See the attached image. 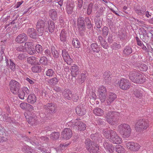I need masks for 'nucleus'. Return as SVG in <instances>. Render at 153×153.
Here are the masks:
<instances>
[{"label":"nucleus","mask_w":153,"mask_h":153,"mask_svg":"<svg viewBox=\"0 0 153 153\" xmlns=\"http://www.w3.org/2000/svg\"><path fill=\"white\" fill-rule=\"evenodd\" d=\"M49 15L53 20H56L57 18V12L55 9H52L49 11Z\"/></svg>","instance_id":"nucleus-28"},{"label":"nucleus","mask_w":153,"mask_h":153,"mask_svg":"<svg viewBox=\"0 0 153 153\" xmlns=\"http://www.w3.org/2000/svg\"><path fill=\"white\" fill-rule=\"evenodd\" d=\"M47 147L44 146H43L39 145L38 146L37 148L39 151L41 152L42 153H45L47 152L46 148Z\"/></svg>","instance_id":"nucleus-53"},{"label":"nucleus","mask_w":153,"mask_h":153,"mask_svg":"<svg viewBox=\"0 0 153 153\" xmlns=\"http://www.w3.org/2000/svg\"><path fill=\"white\" fill-rule=\"evenodd\" d=\"M27 53L31 55H33L36 53V51L34 48L32 47L26 50Z\"/></svg>","instance_id":"nucleus-58"},{"label":"nucleus","mask_w":153,"mask_h":153,"mask_svg":"<svg viewBox=\"0 0 153 153\" xmlns=\"http://www.w3.org/2000/svg\"><path fill=\"white\" fill-rule=\"evenodd\" d=\"M85 20L87 28L90 30L92 29L93 27V23H91L89 18L88 17H85Z\"/></svg>","instance_id":"nucleus-33"},{"label":"nucleus","mask_w":153,"mask_h":153,"mask_svg":"<svg viewBox=\"0 0 153 153\" xmlns=\"http://www.w3.org/2000/svg\"><path fill=\"white\" fill-rule=\"evenodd\" d=\"M9 85L10 91L14 94H16L20 89V84L14 80L12 79L10 81Z\"/></svg>","instance_id":"nucleus-7"},{"label":"nucleus","mask_w":153,"mask_h":153,"mask_svg":"<svg viewBox=\"0 0 153 153\" xmlns=\"http://www.w3.org/2000/svg\"><path fill=\"white\" fill-rule=\"evenodd\" d=\"M130 79L133 82L142 83L145 81V78L139 73L134 71H131L129 74Z\"/></svg>","instance_id":"nucleus-2"},{"label":"nucleus","mask_w":153,"mask_h":153,"mask_svg":"<svg viewBox=\"0 0 153 153\" xmlns=\"http://www.w3.org/2000/svg\"><path fill=\"white\" fill-rule=\"evenodd\" d=\"M10 68L12 70H14L15 69V64L11 59H10Z\"/></svg>","instance_id":"nucleus-64"},{"label":"nucleus","mask_w":153,"mask_h":153,"mask_svg":"<svg viewBox=\"0 0 153 153\" xmlns=\"http://www.w3.org/2000/svg\"><path fill=\"white\" fill-rule=\"evenodd\" d=\"M46 75L49 77L51 78L54 76L55 74V71L52 69H48L45 71Z\"/></svg>","instance_id":"nucleus-38"},{"label":"nucleus","mask_w":153,"mask_h":153,"mask_svg":"<svg viewBox=\"0 0 153 153\" xmlns=\"http://www.w3.org/2000/svg\"><path fill=\"white\" fill-rule=\"evenodd\" d=\"M127 148L133 151H138L140 147V145L134 142H129L126 143Z\"/></svg>","instance_id":"nucleus-15"},{"label":"nucleus","mask_w":153,"mask_h":153,"mask_svg":"<svg viewBox=\"0 0 153 153\" xmlns=\"http://www.w3.org/2000/svg\"><path fill=\"white\" fill-rule=\"evenodd\" d=\"M111 73L109 71H105L103 75V78L106 82L108 84L110 83L111 81Z\"/></svg>","instance_id":"nucleus-25"},{"label":"nucleus","mask_w":153,"mask_h":153,"mask_svg":"<svg viewBox=\"0 0 153 153\" xmlns=\"http://www.w3.org/2000/svg\"><path fill=\"white\" fill-rule=\"evenodd\" d=\"M71 74L73 76L76 77L79 74V71L78 66L75 64H73L71 67Z\"/></svg>","instance_id":"nucleus-21"},{"label":"nucleus","mask_w":153,"mask_h":153,"mask_svg":"<svg viewBox=\"0 0 153 153\" xmlns=\"http://www.w3.org/2000/svg\"><path fill=\"white\" fill-rule=\"evenodd\" d=\"M85 19L82 17L79 16L77 20V25L79 33H82L85 29Z\"/></svg>","instance_id":"nucleus-8"},{"label":"nucleus","mask_w":153,"mask_h":153,"mask_svg":"<svg viewBox=\"0 0 153 153\" xmlns=\"http://www.w3.org/2000/svg\"><path fill=\"white\" fill-rule=\"evenodd\" d=\"M28 39L27 35L24 33H22L18 35L15 39V41L18 43L21 44L27 41Z\"/></svg>","instance_id":"nucleus-16"},{"label":"nucleus","mask_w":153,"mask_h":153,"mask_svg":"<svg viewBox=\"0 0 153 153\" xmlns=\"http://www.w3.org/2000/svg\"><path fill=\"white\" fill-rule=\"evenodd\" d=\"M62 55L65 61L68 64H70L72 60L70 58L68 52L65 49H64L62 50Z\"/></svg>","instance_id":"nucleus-19"},{"label":"nucleus","mask_w":153,"mask_h":153,"mask_svg":"<svg viewBox=\"0 0 153 153\" xmlns=\"http://www.w3.org/2000/svg\"><path fill=\"white\" fill-rule=\"evenodd\" d=\"M116 151L118 153H123L125 152L124 148L122 146L118 145L116 146L115 148Z\"/></svg>","instance_id":"nucleus-49"},{"label":"nucleus","mask_w":153,"mask_h":153,"mask_svg":"<svg viewBox=\"0 0 153 153\" xmlns=\"http://www.w3.org/2000/svg\"><path fill=\"white\" fill-rule=\"evenodd\" d=\"M67 33L64 30H62L61 32L60 39L62 42H65L67 37Z\"/></svg>","instance_id":"nucleus-31"},{"label":"nucleus","mask_w":153,"mask_h":153,"mask_svg":"<svg viewBox=\"0 0 153 153\" xmlns=\"http://www.w3.org/2000/svg\"><path fill=\"white\" fill-rule=\"evenodd\" d=\"M91 50L94 52L98 53L100 51V48L96 43H94L91 45Z\"/></svg>","instance_id":"nucleus-29"},{"label":"nucleus","mask_w":153,"mask_h":153,"mask_svg":"<svg viewBox=\"0 0 153 153\" xmlns=\"http://www.w3.org/2000/svg\"><path fill=\"white\" fill-rule=\"evenodd\" d=\"M146 11V7L143 6L141 8L140 10L136 9L135 11L136 13L139 15L143 16L145 14V12Z\"/></svg>","instance_id":"nucleus-35"},{"label":"nucleus","mask_w":153,"mask_h":153,"mask_svg":"<svg viewBox=\"0 0 153 153\" xmlns=\"http://www.w3.org/2000/svg\"><path fill=\"white\" fill-rule=\"evenodd\" d=\"M104 148L107 149L110 152H112L114 150V148L111 144L109 143L106 141L103 144Z\"/></svg>","instance_id":"nucleus-26"},{"label":"nucleus","mask_w":153,"mask_h":153,"mask_svg":"<svg viewBox=\"0 0 153 153\" xmlns=\"http://www.w3.org/2000/svg\"><path fill=\"white\" fill-rule=\"evenodd\" d=\"M117 130L124 138L128 137L130 136L131 131L130 126L127 124H123L119 125Z\"/></svg>","instance_id":"nucleus-3"},{"label":"nucleus","mask_w":153,"mask_h":153,"mask_svg":"<svg viewBox=\"0 0 153 153\" xmlns=\"http://www.w3.org/2000/svg\"><path fill=\"white\" fill-rule=\"evenodd\" d=\"M91 137L94 143H96L95 144H97L98 143H101L103 139V137H102L101 135L98 134H91Z\"/></svg>","instance_id":"nucleus-18"},{"label":"nucleus","mask_w":153,"mask_h":153,"mask_svg":"<svg viewBox=\"0 0 153 153\" xmlns=\"http://www.w3.org/2000/svg\"><path fill=\"white\" fill-rule=\"evenodd\" d=\"M99 99L102 102H104L106 99V94L99 93Z\"/></svg>","instance_id":"nucleus-54"},{"label":"nucleus","mask_w":153,"mask_h":153,"mask_svg":"<svg viewBox=\"0 0 153 153\" xmlns=\"http://www.w3.org/2000/svg\"><path fill=\"white\" fill-rule=\"evenodd\" d=\"M27 102L31 104H33L36 101V97L34 94L29 95L27 98Z\"/></svg>","instance_id":"nucleus-27"},{"label":"nucleus","mask_w":153,"mask_h":153,"mask_svg":"<svg viewBox=\"0 0 153 153\" xmlns=\"http://www.w3.org/2000/svg\"><path fill=\"white\" fill-rule=\"evenodd\" d=\"M149 121L146 119H140L137 120L135 125V130L141 132L146 130L149 126Z\"/></svg>","instance_id":"nucleus-4"},{"label":"nucleus","mask_w":153,"mask_h":153,"mask_svg":"<svg viewBox=\"0 0 153 153\" xmlns=\"http://www.w3.org/2000/svg\"><path fill=\"white\" fill-rule=\"evenodd\" d=\"M72 43L74 46L77 48H79L80 46L79 42L77 39H74Z\"/></svg>","instance_id":"nucleus-55"},{"label":"nucleus","mask_w":153,"mask_h":153,"mask_svg":"<svg viewBox=\"0 0 153 153\" xmlns=\"http://www.w3.org/2000/svg\"><path fill=\"white\" fill-rule=\"evenodd\" d=\"M43 108L46 110H48L51 114H53L56 112V107L52 103L46 104L43 105Z\"/></svg>","instance_id":"nucleus-14"},{"label":"nucleus","mask_w":153,"mask_h":153,"mask_svg":"<svg viewBox=\"0 0 153 153\" xmlns=\"http://www.w3.org/2000/svg\"><path fill=\"white\" fill-rule=\"evenodd\" d=\"M94 113L97 116H101L103 113V110L100 108L96 107L93 110Z\"/></svg>","instance_id":"nucleus-39"},{"label":"nucleus","mask_w":153,"mask_h":153,"mask_svg":"<svg viewBox=\"0 0 153 153\" xmlns=\"http://www.w3.org/2000/svg\"><path fill=\"white\" fill-rule=\"evenodd\" d=\"M85 147L88 150V148L91 147L95 143H94L93 141H91L90 139H87L85 140Z\"/></svg>","instance_id":"nucleus-41"},{"label":"nucleus","mask_w":153,"mask_h":153,"mask_svg":"<svg viewBox=\"0 0 153 153\" xmlns=\"http://www.w3.org/2000/svg\"><path fill=\"white\" fill-rule=\"evenodd\" d=\"M27 34L30 38L36 39L37 37L38 34H37L36 31L34 28H29L27 29Z\"/></svg>","instance_id":"nucleus-20"},{"label":"nucleus","mask_w":153,"mask_h":153,"mask_svg":"<svg viewBox=\"0 0 153 153\" xmlns=\"http://www.w3.org/2000/svg\"><path fill=\"white\" fill-rule=\"evenodd\" d=\"M97 144H94L88 150L90 153H97L98 152L99 149Z\"/></svg>","instance_id":"nucleus-24"},{"label":"nucleus","mask_w":153,"mask_h":153,"mask_svg":"<svg viewBox=\"0 0 153 153\" xmlns=\"http://www.w3.org/2000/svg\"><path fill=\"white\" fill-rule=\"evenodd\" d=\"M123 55L126 56L130 55L132 53V49L131 46H126L123 50Z\"/></svg>","instance_id":"nucleus-23"},{"label":"nucleus","mask_w":153,"mask_h":153,"mask_svg":"<svg viewBox=\"0 0 153 153\" xmlns=\"http://www.w3.org/2000/svg\"><path fill=\"white\" fill-rule=\"evenodd\" d=\"M59 81V79L56 76L49 79L48 82L51 85H54L58 83Z\"/></svg>","instance_id":"nucleus-36"},{"label":"nucleus","mask_w":153,"mask_h":153,"mask_svg":"<svg viewBox=\"0 0 153 153\" xmlns=\"http://www.w3.org/2000/svg\"><path fill=\"white\" fill-rule=\"evenodd\" d=\"M139 30L140 37L141 39L143 42L145 43L148 42L150 39L149 36L150 33H147L146 30L142 27L140 28Z\"/></svg>","instance_id":"nucleus-10"},{"label":"nucleus","mask_w":153,"mask_h":153,"mask_svg":"<svg viewBox=\"0 0 153 153\" xmlns=\"http://www.w3.org/2000/svg\"><path fill=\"white\" fill-rule=\"evenodd\" d=\"M101 46L104 49H107L109 47L108 45L105 40L101 44Z\"/></svg>","instance_id":"nucleus-62"},{"label":"nucleus","mask_w":153,"mask_h":153,"mask_svg":"<svg viewBox=\"0 0 153 153\" xmlns=\"http://www.w3.org/2000/svg\"><path fill=\"white\" fill-rule=\"evenodd\" d=\"M54 22L51 20L46 21L45 20L39 19L37 23L36 28L39 36H42L44 32L52 33L55 28Z\"/></svg>","instance_id":"nucleus-1"},{"label":"nucleus","mask_w":153,"mask_h":153,"mask_svg":"<svg viewBox=\"0 0 153 153\" xmlns=\"http://www.w3.org/2000/svg\"><path fill=\"white\" fill-rule=\"evenodd\" d=\"M120 88L123 90H126L130 88V83L128 80L126 79L122 78L118 82Z\"/></svg>","instance_id":"nucleus-9"},{"label":"nucleus","mask_w":153,"mask_h":153,"mask_svg":"<svg viewBox=\"0 0 153 153\" xmlns=\"http://www.w3.org/2000/svg\"><path fill=\"white\" fill-rule=\"evenodd\" d=\"M117 97V95L115 94L112 92L110 93L107 100V104H110L116 99Z\"/></svg>","instance_id":"nucleus-22"},{"label":"nucleus","mask_w":153,"mask_h":153,"mask_svg":"<svg viewBox=\"0 0 153 153\" xmlns=\"http://www.w3.org/2000/svg\"><path fill=\"white\" fill-rule=\"evenodd\" d=\"M109 29L108 27L104 26L102 29V35L104 37H106L108 35Z\"/></svg>","instance_id":"nucleus-46"},{"label":"nucleus","mask_w":153,"mask_h":153,"mask_svg":"<svg viewBox=\"0 0 153 153\" xmlns=\"http://www.w3.org/2000/svg\"><path fill=\"white\" fill-rule=\"evenodd\" d=\"M16 49L17 51L21 52H25L24 51H25L24 47L22 45H20L16 47Z\"/></svg>","instance_id":"nucleus-59"},{"label":"nucleus","mask_w":153,"mask_h":153,"mask_svg":"<svg viewBox=\"0 0 153 153\" xmlns=\"http://www.w3.org/2000/svg\"><path fill=\"white\" fill-rule=\"evenodd\" d=\"M24 46V48L25 50H27V49H28L33 47L32 46V43L30 42H26Z\"/></svg>","instance_id":"nucleus-61"},{"label":"nucleus","mask_w":153,"mask_h":153,"mask_svg":"<svg viewBox=\"0 0 153 153\" xmlns=\"http://www.w3.org/2000/svg\"><path fill=\"white\" fill-rule=\"evenodd\" d=\"M36 50L38 53H41L43 51L42 46L39 44L36 45L35 46Z\"/></svg>","instance_id":"nucleus-57"},{"label":"nucleus","mask_w":153,"mask_h":153,"mask_svg":"<svg viewBox=\"0 0 153 153\" xmlns=\"http://www.w3.org/2000/svg\"><path fill=\"white\" fill-rule=\"evenodd\" d=\"M93 7V3L92 2L90 3L88 6L87 11V14L88 15H90L91 14Z\"/></svg>","instance_id":"nucleus-51"},{"label":"nucleus","mask_w":153,"mask_h":153,"mask_svg":"<svg viewBox=\"0 0 153 153\" xmlns=\"http://www.w3.org/2000/svg\"><path fill=\"white\" fill-rule=\"evenodd\" d=\"M94 21L97 27L98 28H100L102 26V21L101 18H97L94 19Z\"/></svg>","instance_id":"nucleus-42"},{"label":"nucleus","mask_w":153,"mask_h":153,"mask_svg":"<svg viewBox=\"0 0 153 153\" xmlns=\"http://www.w3.org/2000/svg\"><path fill=\"white\" fill-rule=\"evenodd\" d=\"M64 97L68 100H70L73 97V94L71 91L67 90L63 92Z\"/></svg>","instance_id":"nucleus-37"},{"label":"nucleus","mask_w":153,"mask_h":153,"mask_svg":"<svg viewBox=\"0 0 153 153\" xmlns=\"http://www.w3.org/2000/svg\"><path fill=\"white\" fill-rule=\"evenodd\" d=\"M17 59L20 60H23L25 59L27 57L26 54L25 52H20V53H17Z\"/></svg>","instance_id":"nucleus-43"},{"label":"nucleus","mask_w":153,"mask_h":153,"mask_svg":"<svg viewBox=\"0 0 153 153\" xmlns=\"http://www.w3.org/2000/svg\"><path fill=\"white\" fill-rule=\"evenodd\" d=\"M86 106L84 104H80L78 105L75 109L76 113L79 116L85 114L86 113Z\"/></svg>","instance_id":"nucleus-13"},{"label":"nucleus","mask_w":153,"mask_h":153,"mask_svg":"<svg viewBox=\"0 0 153 153\" xmlns=\"http://www.w3.org/2000/svg\"><path fill=\"white\" fill-rule=\"evenodd\" d=\"M121 45L119 43L114 42L111 46L112 49L113 50H117L121 48Z\"/></svg>","instance_id":"nucleus-50"},{"label":"nucleus","mask_w":153,"mask_h":153,"mask_svg":"<svg viewBox=\"0 0 153 153\" xmlns=\"http://www.w3.org/2000/svg\"><path fill=\"white\" fill-rule=\"evenodd\" d=\"M26 118L27 119V121L28 123L30 125H33L35 123L36 121L37 117L35 116L32 115L28 117V118H27L26 117Z\"/></svg>","instance_id":"nucleus-32"},{"label":"nucleus","mask_w":153,"mask_h":153,"mask_svg":"<svg viewBox=\"0 0 153 153\" xmlns=\"http://www.w3.org/2000/svg\"><path fill=\"white\" fill-rule=\"evenodd\" d=\"M40 63L44 65H47L48 63V60L45 56H42L40 58L39 60Z\"/></svg>","instance_id":"nucleus-52"},{"label":"nucleus","mask_w":153,"mask_h":153,"mask_svg":"<svg viewBox=\"0 0 153 153\" xmlns=\"http://www.w3.org/2000/svg\"><path fill=\"white\" fill-rule=\"evenodd\" d=\"M51 50L54 58H57L59 57V53L55 47L53 46H51Z\"/></svg>","instance_id":"nucleus-34"},{"label":"nucleus","mask_w":153,"mask_h":153,"mask_svg":"<svg viewBox=\"0 0 153 153\" xmlns=\"http://www.w3.org/2000/svg\"><path fill=\"white\" fill-rule=\"evenodd\" d=\"M32 71L34 73H39L42 70V67L39 65H35L31 68Z\"/></svg>","instance_id":"nucleus-44"},{"label":"nucleus","mask_w":153,"mask_h":153,"mask_svg":"<svg viewBox=\"0 0 153 153\" xmlns=\"http://www.w3.org/2000/svg\"><path fill=\"white\" fill-rule=\"evenodd\" d=\"M27 61L28 63L33 65L36 64V58L34 56L30 57L27 58Z\"/></svg>","instance_id":"nucleus-47"},{"label":"nucleus","mask_w":153,"mask_h":153,"mask_svg":"<svg viewBox=\"0 0 153 153\" xmlns=\"http://www.w3.org/2000/svg\"><path fill=\"white\" fill-rule=\"evenodd\" d=\"M98 90L99 93L106 94V88L103 85L100 86Z\"/></svg>","instance_id":"nucleus-56"},{"label":"nucleus","mask_w":153,"mask_h":153,"mask_svg":"<svg viewBox=\"0 0 153 153\" xmlns=\"http://www.w3.org/2000/svg\"><path fill=\"white\" fill-rule=\"evenodd\" d=\"M59 137V133L58 132H53L50 135V137L53 140H56Z\"/></svg>","instance_id":"nucleus-48"},{"label":"nucleus","mask_w":153,"mask_h":153,"mask_svg":"<svg viewBox=\"0 0 153 153\" xmlns=\"http://www.w3.org/2000/svg\"><path fill=\"white\" fill-rule=\"evenodd\" d=\"M39 140L42 142H47L49 140V138L46 136H42L39 138Z\"/></svg>","instance_id":"nucleus-63"},{"label":"nucleus","mask_w":153,"mask_h":153,"mask_svg":"<svg viewBox=\"0 0 153 153\" xmlns=\"http://www.w3.org/2000/svg\"><path fill=\"white\" fill-rule=\"evenodd\" d=\"M112 132H114V131L112 130L106 131L104 132L103 135L106 138L109 140L110 137H111Z\"/></svg>","instance_id":"nucleus-45"},{"label":"nucleus","mask_w":153,"mask_h":153,"mask_svg":"<svg viewBox=\"0 0 153 153\" xmlns=\"http://www.w3.org/2000/svg\"><path fill=\"white\" fill-rule=\"evenodd\" d=\"M30 93V92L28 88L26 87H23L22 89L19 90L17 92V94L18 95L19 97L22 100L24 99L25 97H26Z\"/></svg>","instance_id":"nucleus-11"},{"label":"nucleus","mask_w":153,"mask_h":153,"mask_svg":"<svg viewBox=\"0 0 153 153\" xmlns=\"http://www.w3.org/2000/svg\"><path fill=\"white\" fill-rule=\"evenodd\" d=\"M120 113L115 111H109L106 114V120L108 123L114 125L118 120Z\"/></svg>","instance_id":"nucleus-5"},{"label":"nucleus","mask_w":153,"mask_h":153,"mask_svg":"<svg viewBox=\"0 0 153 153\" xmlns=\"http://www.w3.org/2000/svg\"><path fill=\"white\" fill-rule=\"evenodd\" d=\"M109 141L116 144H120L122 142V139L117 135L115 131L112 132L111 137H110Z\"/></svg>","instance_id":"nucleus-12"},{"label":"nucleus","mask_w":153,"mask_h":153,"mask_svg":"<svg viewBox=\"0 0 153 153\" xmlns=\"http://www.w3.org/2000/svg\"><path fill=\"white\" fill-rule=\"evenodd\" d=\"M86 77V75L85 74H79L77 79V81L80 84H81L85 81Z\"/></svg>","instance_id":"nucleus-30"},{"label":"nucleus","mask_w":153,"mask_h":153,"mask_svg":"<svg viewBox=\"0 0 153 153\" xmlns=\"http://www.w3.org/2000/svg\"><path fill=\"white\" fill-rule=\"evenodd\" d=\"M74 5L72 4H70L67 5L66 11L68 14H71L73 12Z\"/></svg>","instance_id":"nucleus-40"},{"label":"nucleus","mask_w":153,"mask_h":153,"mask_svg":"<svg viewBox=\"0 0 153 153\" xmlns=\"http://www.w3.org/2000/svg\"><path fill=\"white\" fill-rule=\"evenodd\" d=\"M140 70L141 71H146L147 70L148 68V66L145 64H141L139 67Z\"/></svg>","instance_id":"nucleus-60"},{"label":"nucleus","mask_w":153,"mask_h":153,"mask_svg":"<svg viewBox=\"0 0 153 153\" xmlns=\"http://www.w3.org/2000/svg\"><path fill=\"white\" fill-rule=\"evenodd\" d=\"M69 125L75 127L79 131H83L86 128V125L84 123L79 121L78 119L75 120H72L69 123Z\"/></svg>","instance_id":"nucleus-6"},{"label":"nucleus","mask_w":153,"mask_h":153,"mask_svg":"<svg viewBox=\"0 0 153 153\" xmlns=\"http://www.w3.org/2000/svg\"><path fill=\"white\" fill-rule=\"evenodd\" d=\"M71 130L69 128H65L62 132V137L63 138L68 140L72 136Z\"/></svg>","instance_id":"nucleus-17"}]
</instances>
